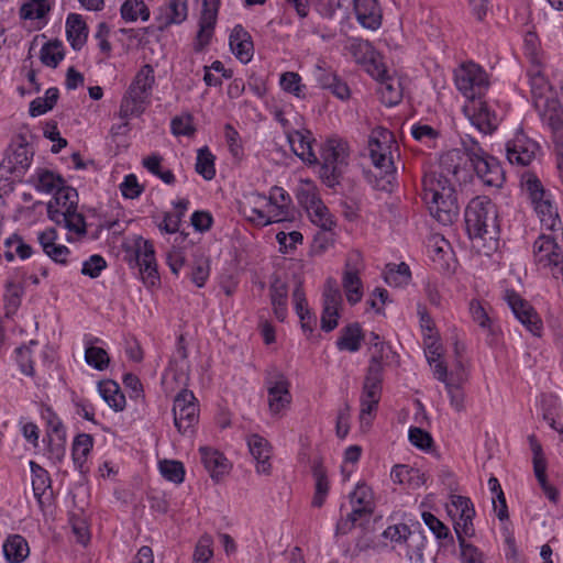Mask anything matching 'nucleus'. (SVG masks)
Segmentation results:
<instances>
[{"mask_svg":"<svg viewBox=\"0 0 563 563\" xmlns=\"http://www.w3.org/2000/svg\"><path fill=\"white\" fill-rule=\"evenodd\" d=\"M465 225L470 238L484 247L485 253L497 250L499 239L498 214L495 203L486 196L473 198L465 209Z\"/></svg>","mask_w":563,"mask_h":563,"instance_id":"obj_1","label":"nucleus"},{"mask_svg":"<svg viewBox=\"0 0 563 563\" xmlns=\"http://www.w3.org/2000/svg\"><path fill=\"white\" fill-rule=\"evenodd\" d=\"M455 183L443 174L430 172L422 179V198L438 222L452 224L459 216Z\"/></svg>","mask_w":563,"mask_h":563,"instance_id":"obj_2","label":"nucleus"},{"mask_svg":"<svg viewBox=\"0 0 563 563\" xmlns=\"http://www.w3.org/2000/svg\"><path fill=\"white\" fill-rule=\"evenodd\" d=\"M78 194L65 186L58 188L52 200L47 203V216L57 225H62L78 235L86 234V222L81 213L77 211Z\"/></svg>","mask_w":563,"mask_h":563,"instance_id":"obj_3","label":"nucleus"},{"mask_svg":"<svg viewBox=\"0 0 563 563\" xmlns=\"http://www.w3.org/2000/svg\"><path fill=\"white\" fill-rule=\"evenodd\" d=\"M530 68L527 71L534 106L542 115L561 111V103L555 97L549 80L543 74L542 59L533 51H528Z\"/></svg>","mask_w":563,"mask_h":563,"instance_id":"obj_4","label":"nucleus"},{"mask_svg":"<svg viewBox=\"0 0 563 563\" xmlns=\"http://www.w3.org/2000/svg\"><path fill=\"white\" fill-rule=\"evenodd\" d=\"M351 511L341 518L335 526V536H344L352 531L356 522L369 519L375 511L374 493L364 482L358 483L349 494Z\"/></svg>","mask_w":563,"mask_h":563,"instance_id":"obj_5","label":"nucleus"},{"mask_svg":"<svg viewBox=\"0 0 563 563\" xmlns=\"http://www.w3.org/2000/svg\"><path fill=\"white\" fill-rule=\"evenodd\" d=\"M383 362L380 356H372L363 384L361 396V424L369 426L371 416L376 410L382 395Z\"/></svg>","mask_w":563,"mask_h":563,"instance_id":"obj_6","label":"nucleus"},{"mask_svg":"<svg viewBox=\"0 0 563 563\" xmlns=\"http://www.w3.org/2000/svg\"><path fill=\"white\" fill-rule=\"evenodd\" d=\"M323 163L320 175L329 187L339 184V179L347 166L349 148L346 142L342 140H328L322 154Z\"/></svg>","mask_w":563,"mask_h":563,"instance_id":"obj_7","label":"nucleus"},{"mask_svg":"<svg viewBox=\"0 0 563 563\" xmlns=\"http://www.w3.org/2000/svg\"><path fill=\"white\" fill-rule=\"evenodd\" d=\"M525 186L542 225L553 233L562 230L556 208L552 205L550 196L544 191L541 181L534 176H529Z\"/></svg>","mask_w":563,"mask_h":563,"instance_id":"obj_8","label":"nucleus"},{"mask_svg":"<svg viewBox=\"0 0 563 563\" xmlns=\"http://www.w3.org/2000/svg\"><path fill=\"white\" fill-rule=\"evenodd\" d=\"M533 256L539 266L550 269L563 283V250L554 234H541L534 241Z\"/></svg>","mask_w":563,"mask_h":563,"instance_id":"obj_9","label":"nucleus"},{"mask_svg":"<svg viewBox=\"0 0 563 563\" xmlns=\"http://www.w3.org/2000/svg\"><path fill=\"white\" fill-rule=\"evenodd\" d=\"M394 146L395 141L388 130L377 128L369 134L367 144L369 157L374 166L385 175L394 174L396 170L393 161Z\"/></svg>","mask_w":563,"mask_h":563,"instance_id":"obj_10","label":"nucleus"},{"mask_svg":"<svg viewBox=\"0 0 563 563\" xmlns=\"http://www.w3.org/2000/svg\"><path fill=\"white\" fill-rule=\"evenodd\" d=\"M456 88L471 101L481 98L488 88L486 73L474 63L463 64L455 70Z\"/></svg>","mask_w":563,"mask_h":563,"instance_id":"obj_11","label":"nucleus"},{"mask_svg":"<svg viewBox=\"0 0 563 563\" xmlns=\"http://www.w3.org/2000/svg\"><path fill=\"white\" fill-rule=\"evenodd\" d=\"M448 512L454 519V531L460 545L461 540H466L475 533L473 526L474 506L470 498L455 495L452 497L450 506H448Z\"/></svg>","mask_w":563,"mask_h":563,"instance_id":"obj_12","label":"nucleus"},{"mask_svg":"<svg viewBox=\"0 0 563 563\" xmlns=\"http://www.w3.org/2000/svg\"><path fill=\"white\" fill-rule=\"evenodd\" d=\"M198 412L194 393L188 389L180 390L176 395L173 406L174 423L177 430L183 434L191 431L198 422Z\"/></svg>","mask_w":563,"mask_h":563,"instance_id":"obj_13","label":"nucleus"},{"mask_svg":"<svg viewBox=\"0 0 563 563\" xmlns=\"http://www.w3.org/2000/svg\"><path fill=\"white\" fill-rule=\"evenodd\" d=\"M540 153L539 144L522 131L506 143V156L511 165L528 166Z\"/></svg>","mask_w":563,"mask_h":563,"instance_id":"obj_14","label":"nucleus"},{"mask_svg":"<svg viewBox=\"0 0 563 563\" xmlns=\"http://www.w3.org/2000/svg\"><path fill=\"white\" fill-rule=\"evenodd\" d=\"M464 111L470 118L471 123L483 134L494 132L500 122V117L492 109L487 101L482 100V97L471 100L464 107Z\"/></svg>","mask_w":563,"mask_h":563,"instance_id":"obj_15","label":"nucleus"},{"mask_svg":"<svg viewBox=\"0 0 563 563\" xmlns=\"http://www.w3.org/2000/svg\"><path fill=\"white\" fill-rule=\"evenodd\" d=\"M505 300L515 317L536 336L542 332V321L532 306L514 290H506Z\"/></svg>","mask_w":563,"mask_h":563,"instance_id":"obj_16","label":"nucleus"},{"mask_svg":"<svg viewBox=\"0 0 563 563\" xmlns=\"http://www.w3.org/2000/svg\"><path fill=\"white\" fill-rule=\"evenodd\" d=\"M134 256L144 284L155 286L159 282V276L153 244L139 238L134 244Z\"/></svg>","mask_w":563,"mask_h":563,"instance_id":"obj_17","label":"nucleus"},{"mask_svg":"<svg viewBox=\"0 0 563 563\" xmlns=\"http://www.w3.org/2000/svg\"><path fill=\"white\" fill-rule=\"evenodd\" d=\"M342 306V295L336 282L329 278L323 290V311L321 329L325 332L334 330L338 325L339 309Z\"/></svg>","mask_w":563,"mask_h":563,"instance_id":"obj_18","label":"nucleus"},{"mask_svg":"<svg viewBox=\"0 0 563 563\" xmlns=\"http://www.w3.org/2000/svg\"><path fill=\"white\" fill-rule=\"evenodd\" d=\"M219 8L220 0H202L195 51L200 52L210 43L217 23Z\"/></svg>","mask_w":563,"mask_h":563,"instance_id":"obj_19","label":"nucleus"},{"mask_svg":"<svg viewBox=\"0 0 563 563\" xmlns=\"http://www.w3.org/2000/svg\"><path fill=\"white\" fill-rule=\"evenodd\" d=\"M266 384L269 411L272 415H279L291 401L289 383L282 374H277L274 378H268Z\"/></svg>","mask_w":563,"mask_h":563,"instance_id":"obj_20","label":"nucleus"},{"mask_svg":"<svg viewBox=\"0 0 563 563\" xmlns=\"http://www.w3.org/2000/svg\"><path fill=\"white\" fill-rule=\"evenodd\" d=\"M247 446L256 462V473L260 475H269L272 472V446L268 441L260 434H251L247 437Z\"/></svg>","mask_w":563,"mask_h":563,"instance_id":"obj_21","label":"nucleus"},{"mask_svg":"<svg viewBox=\"0 0 563 563\" xmlns=\"http://www.w3.org/2000/svg\"><path fill=\"white\" fill-rule=\"evenodd\" d=\"M229 44L232 53L241 63L247 64L252 60L254 54L252 36L241 24L233 27Z\"/></svg>","mask_w":563,"mask_h":563,"instance_id":"obj_22","label":"nucleus"},{"mask_svg":"<svg viewBox=\"0 0 563 563\" xmlns=\"http://www.w3.org/2000/svg\"><path fill=\"white\" fill-rule=\"evenodd\" d=\"M287 141L301 161L309 164L317 163V156L312 150L311 133L307 130H292L286 132Z\"/></svg>","mask_w":563,"mask_h":563,"instance_id":"obj_23","label":"nucleus"},{"mask_svg":"<svg viewBox=\"0 0 563 563\" xmlns=\"http://www.w3.org/2000/svg\"><path fill=\"white\" fill-rule=\"evenodd\" d=\"M57 233L55 229L42 231L37 235V240L44 253L57 264H66L70 251L67 246L56 243Z\"/></svg>","mask_w":563,"mask_h":563,"instance_id":"obj_24","label":"nucleus"},{"mask_svg":"<svg viewBox=\"0 0 563 563\" xmlns=\"http://www.w3.org/2000/svg\"><path fill=\"white\" fill-rule=\"evenodd\" d=\"M474 170L484 185L490 187H500L504 183V172L499 163L492 156L477 161L473 165Z\"/></svg>","mask_w":563,"mask_h":563,"instance_id":"obj_25","label":"nucleus"},{"mask_svg":"<svg viewBox=\"0 0 563 563\" xmlns=\"http://www.w3.org/2000/svg\"><path fill=\"white\" fill-rule=\"evenodd\" d=\"M354 11L364 27L376 30L380 26L382 13L377 0H354Z\"/></svg>","mask_w":563,"mask_h":563,"instance_id":"obj_26","label":"nucleus"},{"mask_svg":"<svg viewBox=\"0 0 563 563\" xmlns=\"http://www.w3.org/2000/svg\"><path fill=\"white\" fill-rule=\"evenodd\" d=\"M269 298L273 312L280 322L285 321L288 314V285L279 277H275L269 286Z\"/></svg>","mask_w":563,"mask_h":563,"instance_id":"obj_27","label":"nucleus"},{"mask_svg":"<svg viewBox=\"0 0 563 563\" xmlns=\"http://www.w3.org/2000/svg\"><path fill=\"white\" fill-rule=\"evenodd\" d=\"M188 15L187 0H169L165 8L161 10L157 20L161 22L158 29L165 30L173 24L183 23Z\"/></svg>","mask_w":563,"mask_h":563,"instance_id":"obj_28","label":"nucleus"},{"mask_svg":"<svg viewBox=\"0 0 563 563\" xmlns=\"http://www.w3.org/2000/svg\"><path fill=\"white\" fill-rule=\"evenodd\" d=\"M3 554L8 563H22L30 554L29 543L20 534H10L2 545Z\"/></svg>","mask_w":563,"mask_h":563,"instance_id":"obj_29","label":"nucleus"},{"mask_svg":"<svg viewBox=\"0 0 563 563\" xmlns=\"http://www.w3.org/2000/svg\"><path fill=\"white\" fill-rule=\"evenodd\" d=\"M199 452L206 470L213 479L218 481L228 472L229 463L222 453L206 446H201Z\"/></svg>","mask_w":563,"mask_h":563,"instance_id":"obj_30","label":"nucleus"},{"mask_svg":"<svg viewBox=\"0 0 563 563\" xmlns=\"http://www.w3.org/2000/svg\"><path fill=\"white\" fill-rule=\"evenodd\" d=\"M390 477L394 483L407 485L410 488H418L422 486L427 481L426 474L422 473L419 468L402 464H398L393 467Z\"/></svg>","mask_w":563,"mask_h":563,"instance_id":"obj_31","label":"nucleus"},{"mask_svg":"<svg viewBox=\"0 0 563 563\" xmlns=\"http://www.w3.org/2000/svg\"><path fill=\"white\" fill-rule=\"evenodd\" d=\"M67 40L75 51L81 49L88 36L85 21L79 14L70 13L66 19Z\"/></svg>","mask_w":563,"mask_h":563,"instance_id":"obj_32","label":"nucleus"},{"mask_svg":"<svg viewBox=\"0 0 563 563\" xmlns=\"http://www.w3.org/2000/svg\"><path fill=\"white\" fill-rule=\"evenodd\" d=\"M312 475L314 478V494L312 497L311 505L316 508H321L327 499L330 490L329 481L327 477L325 468L320 461H313Z\"/></svg>","mask_w":563,"mask_h":563,"instance_id":"obj_33","label":"nucleus"},{"mask_svg":"<svg viewBox=\"0 0 563 563\" xmlns=\"http://www.w3.org/2000/svg\"><path fill=\"white\" fill-rule=\"evenodd\" d=\"M342 287L350 305H355L363 297V284L356 267H346L342 277Z\"/></svg>","mask_w":563,"mask_h":563,"instance_id":"obj_34","label":"nucleus"},{"mask_svg":"<svg viewBox=\"0 0 563 563\" xmlns=\"http://www.w3.org/2000/svg\"><path fill=\"white\" fill-rule=\"evenodd\" d=\"M336 347L340 351L357 352L363 341V332L360 323H351L340 331Z\"/></svg>","mask_w":563,"mask_h":563,"instance_id":"obj_35","label":"nucleus"},{"mask_svg":"<svg viewBox=\"0 0 563 563\" xmlns=\"http://www.w3.org/2000/svg\"><path fill=\"white\" fill-rule=\"evenodd\" d=\"M98 390L102 399L115 411H122L125 408V396L120 386L113 380H102L98 384Z\"/></svg>","mask_w":563,"mask_h":563,"instance_id":"obj_36","label":"nucleus"},{"mask_svg":"<svg viewBox=\"0 0 563 563\" xmlns=\"http://www.w3.org/2000/svg\"><path fill=\"white\" fill-rule=\"evenodd\" d=\"M147 102L148 99L137 95L136 92H131V90L128 89L121 101L119 111L120 118L129 120L131 117L140 115L144 112Z\"/></svg>","mask_w":563,"mask_h":563,"instance_id":"obj_37","label":"nucleus"},{"mask_svg":"<svg viewBox=\"0 0 563 563\" xmlns=\"http://www.w3.org/2000/svg\"><path fill=\"white\" fill-rule=\"evenodd\" d=\"M154 82V69L151 65L146 64L137 71L134 80L129 87V90L148 99L152 93Z\"/></svg>","mask_w":563,"mask_h":563,"instance_id":"obj_38","label":"nucleus"},{"mask_svg":"<svg viewBox=\"0 0 563 563\" xmlns=\"http://www.w3.org/2000/svg\"><path fill=\"white\" fill-rule=\"evenodd\" d=\"M461 168V154L457 150H452L440 157L439 170H434L437 174H443L444 177L452 178L454 181H460Z\"/></svg>","mask_w":563,"mask_h":563,"instance_id":"obj_39","label":"nucleus"},{"mask_svg":"<svg viewBox=\"0 0 563 563\" xmlns=\"http://www.w3.org/2000/svg\"><path fill=\"white\" fill-rule=\"evenodd\" d=\"M93 445V438L90 434H78L73 443V461L79 472H85V464L87 456L91 452Z\"/></svg>","mask_w":563,"mask_h":563,"instance_id":"obj_40","label":"nucleus"},{"mask_svg":"<svg viewBox=\"0 0 563 563\" xmlns=\"http://www.w3.org/2000/svg\"><path fill=\"white\" fill-rule=\"evenodd\" d=\"M121 18L129 23L136 22L137 19L147 21L151 12L144 0H125L120 8Z\"/></svg>","mask_w":563,"mask_h":563,"instance_id":"obj_41","label":"nucleus"},{"mask_svg":"<svg viewBox=\"0 0 563 563\" xmlns=\"http://www.w3.org/2000/svg\"><path fill=\"white\" fill-rule=\"evenodd\" d=\"M290 196L280 187H273L269 192L266 207L274 213H280V222L287 220L289 216Z\"/></svg>","mask_w":563,"mask_h":563,"instance_id":"obj_42","label":"nucleus"},{"mask_svg":"<svg viewBox=\"0 0 563 563\" xmlns=\"http://www.w3.org/2000/svg\"><path fill=\"white\" fill-rule=\"evenodd\" d=\"M292 300L295 305V310L301 320L302 329L305 331H312L311 322L313 320V317L308 309L306 295L300 283L296 286V288L292 291Z\"/></svg>","mask_w":563,"mask_h":563,"instance_id":"obj_43","label":"nucleus"},{"mask_svg":"<svg viewBox=\"0 0 563 563\" xmlns=\"http://www.w3.org/2000/svg\"><path fill=\"white\" fill-rule=\"evenodd\" d=\"M411 274L406 263L388 264L384 272V279L389 286L401 287L410 280Z\"/></svg>","mask_w":563,"mask_h":563,"instance_id":"obj_44","label":"nucleus"},{"mask_svg":"<svg viewBox=\"0 0 563 563\" xmlns=\"http://www.w3.org/2000/svg\"><path fill=\"white\" fill-rule=\"evenodd\" d=\"M162 161L163 157L161 155L152 154L143 158L142 164L151 174L157 176L165 184L172 185L175 183V175L170 169L162 170Z\"/></svg>","mask_w":563,"mask_h":563,"instance_id":"obj_45","label":"nucleus"},{"mask_svg":"<svg viewBox=\"0 0 563 563\" xmlns=\"http://www.w3.org/2000/svg\"><path fill=\"white\" fill-rule=\"evenodd\" d=\"M24 288L21 284L12 280L7 282L4 291V305L7 314L14 313L21 305Z\"/></svg>","mask_w":563,"mask_h":563,"instance_id":"obj_46","label":"nucleus"},{"mask_svg":"<svg viewBox=\"0 0 563 563\" xmlns=\"http://www.w3.org/2000/svg\"><path fill=\"white\" fill-rule=\"evenodd\" d=\"M379 93L382 102L388 107L399 103L402 97L399 81L390 78L380 82Z\"/></svg>","mask_w":563,"mask_h":563,"instance_id":"obj_47","label":"nucleus"},{"mask_svg":"<svg viewBox=\"0 0 563 563\" xmlns=\"http://www.w3.org/2000/svg\"><path fill=\"white\" fill-rule=\"evenodd\" d=\"M196 172L206 180H211L216 176L214 156L208 147H202L198 151Z\"/></svg>","mask_w":563,"mask_h":563,"instance_id":"obj_48","label":"nucleus"},{"mask_svg":"<svg viewBox=\"0 0 563 563\" xmlns=\"http://www.w3.org/2000/svg\"><path fill=\"white\" fill-rule=\"evenodd\" d=\"M64 180L60 176L55 175L49 170H40L36 176L35 188L38 191L51 194L57 191L58 188H64Z\"/></svg>","mask_w":563,"mask_h":563,"instance_id":"obj_49","label":"nucleus"},{"mask_svg":"<svg viewBox=\"0 0 563 563\" xmlns=\"http://www.w3.org/2000/svg\"><path fill=\"white\" fill-rule=\"evenodd\" d=\"M308 214L312 223L324 231H331L335 227V221L323 202L317 203V206L308 211Z\"/></svg>","mask_w":563,"mask_h":563,"instance_id":"obj_50","label":"nucleus"},{"mask_svg":"<svg viewBox=\"0 0 563 563\" xmlns=\"http://www.w3.org/2000/svg\"><path fill=\"white\" fill-rule=\"evenodd\" d=\"M64 58L63 45L58 41L48 42L41 49V60L44 65L55 68Z\"/></svg>","mask_w":563,"mask_h":563,"instance_id":"obj_51","label":"nucleus"},{"mask_svg":"<svg viewBox=\"0 0 563 563\" xmlns=\"http://www.w3.org/2000/svg\"><path fill=\"white\" fill-rule=\"evenodd\" d=\"M51 10L46 0H30L21 7L20 15L25 20L44 18Z\"/></svg>","mask_w":563,"mask_h":563,"instance_id":"obj_52","label":"nucleus"},{"mask_svg":"<svg viewBox=\"0 0 563 563\" xmlns=\"http://www.w3.org/2000/svg\"><path fill=\"white\" fill-rule=\"evenodd\" d=\"M560 113L561 111H555L543 115V119L552 129L558 157L563 156V123Z\"/></svg>","mask_w":563,"mask_h":563,"instance_id":"obj_53","label":"nucleus"},{"mask_svg":"<svg viewBox=\"0 0 563 563\" xmlns=\"http://www.w3.org/2000/svg\"><path fill=\"white\" fill-rule=\"evenodd\" d=\"M85 361L93 368L103 371L108 367L110 358L102 347L88 345L85 351Z\"/></svg>","mask_w":563,"mask_h":563,"instance_id":"obj_54","label":"nucleus"},{"mask_svg":"<svg viewBox=\"0 0 563 563\" xmlns=\"http://www.w3.org/2000/svg\"><path fill=\"white\" fill-rule=\"evenodd\" d=\"M159 471L167 481L180 484L184 482L185 470L180 462L164 460L159 462Z\"/></svg>","mask_w":563,"mask_h":563,"instance_id":"obj_55","label":"nucleus"},{"mask_svg":"<svg viewBox=\"0 0 563 563\" xmlns=\"http://www.w3.org/2000/svg\"><path fill=\"white\" fill-rule=\"evenodd\" d=\"M280 87L284 91L292 93L298 98H305V86L301 84V77L294 71H286L280 76Z\"/></svg>","mask_w":563,"mask_h":563,"instance_id":"obj_56","label":"nucleus"},{"mask_svg":"<svg viewBox=\"0 0 563 563\" xmlns=\"http://www.w3.org/2000/svg\"><path fill=\"white\" fill-rule=\"evenodd\" d=\"M244 213L250 221L261 227L280 222V213H274L268 207H266V210L250 208V210H245Z\"/></svg>","mask_w":563,"mask_h":563,"instance_id":"obj_57","label":"nucleus"},{"mask_svg":"<svg viewBox=\"0 0 563 563\" xmlns=\"http://www.w3.org/2000/svg\"><path fill=\"white\" fill-rule=\"evenodd\" d=\"M173 134L177 136H191L195 134L194 118L187 113L180 117H175L170 122Z\"/></svg>","mask_w":563,"mask_h":563,"instance_id":"obj_58","label":"nucleus"},{"mask_svg":"<svg viewBox=\"0 0 563 563\" xmlns=\"http://www.w3.org/2000/svg\"><path fill=\"white\" fill-rule=\"evenodd\" d=\"M461 141L463 150L468 156L472 165H475L477 161H482L488 156L479 143L471 135L463 136Z\"/></svg>","mask_w":563,"mask_h":563,"instance_id":"obj_59","label":"nucleus"},{"mask_svg":"<svg viewBox=\"0 0 563 563\" xmlns=\"http://www.w3.org/2000/svg\"><path fill=\"white\" fill-rule=\"evenodd\" d=\"M528 442L533 454V471L534 473L542 474V471H547V460L542 450V445L534 434H530L528 437Z\"/></svg>","mask_w":563,"mask_h":563,"instance_id":"obj_60","label":"nucleus"},{"mask_svg":"<svg viewBox=\"0 0 563 563\" xmlns=\"http://www.w3.org/2000/svg\"><path fill=\"white\" fill-rule=\"evenodd\" d=\"M459 547L461 550V563H485V554L472 543L461 540Z\"/></svg>","mask_w":563,"mask_h":563,"instance_id":"obj_61","label":"nucleus"},{"mask_svg":"<svg viewBox=\"0 0 563 563\" xmlns=\"http://www.w3.org/2000/svg\"><path fill=\"white\" fill-rule=\"evenodd\" d=\"M212 555V539L209 536L201 537L196 545L194 563H207Z\"/></svg>","mask_w":563,"mask_h":563,"instance_id":"obj_62","label":"nucleus"},{"mask_svg":"<svg viewBox=\"0 0 563 563\" xmlns=\"http://www.w3.org/2000/svg\"><path fill=\"white\" fill-rule=\"evenodd\" d=\"M411 536L412 533L409 527L405 523L389 526L383 532V537L385 539H389L391 542L395 543L406 542L408 538Z\"/></svg>","mask_w":563,"mask_h":563,"instance_id":"obj_63","label":"nucleus"},{"mask_svg":"<svg viewBox=\"0 0 563 563\" xmlns=\"http://www.w3.org/2000/svg\"><path fill=\"white\" fill-rule=\"evenodd\" d=\"M209 277V262L206 258H199L195 262L190 273V279L197 287H203Z\"/></svg>","mask_w":563,"mask_h":563,"instance_id":"obj_64","label":"nucleus"}]
</instances>
